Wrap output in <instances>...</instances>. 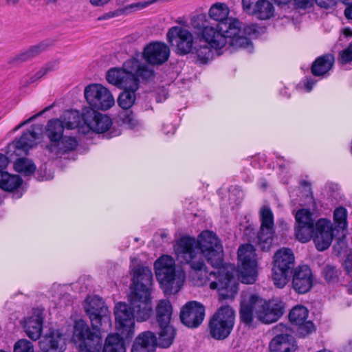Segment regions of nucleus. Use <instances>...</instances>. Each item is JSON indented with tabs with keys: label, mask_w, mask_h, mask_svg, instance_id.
Listing matches in <instances>:
<instances>
[{
	"label": "nucleus",
	"mask_w": 352,
	"mask_h": 352,
	"mask_svg": "<svg viewBox=\"0 0 352 352\" xmlns=\"http://www.w3.org/2000/svg\"><path fill=\"white\" fill-rule=\"evenodd\" d=\"M174 250L179 262L190 265L195 285H208L223 298H232L237 293L234 267L224 264L222 244L213 232L203 231L197 239L183 236L174 245Z\"/></svg>",
	"instance_id": "1"
},
{
	"label": "nucleus",
	"mask_w": 352,
	"mask_h": 352,
	"mask_svg": "<svg viewBox=\"0 0 352 352\" xmlns=\"http://www.w3.org/2000/svg\"><path fill=\"white\" fill-rule=\"evenodd\" d=\"M83 308L92 329L85 320L76 321L73 340L78 344L80 352H100L103 342L102 331H107L111 327V312L98 296H88L84 301Z\"/></svg>",
	"instance_id": "2"
},
{
	"label": "nucleus",
	"mask_w": 352,
	"mask_h": 352,
	"mask_svg": "<svg viewBox=\"0 0 352 352\" xmlns=\"http://www.w3.org/2000/svg\"><path fill=\"white\" fill-rule=\"evenodd\" d=\"M295 219V234L298 241L305 243L313 238L319 251L325 250L330 246L333 237L331 221L320 219L315 223L310 210L305 208L298 210Z\"/></svg>",
	"instance_id": "3"
},
{
	"label": "nucleus",
	"mask_w": 352,
	"mask_h": 352,
	"mask_svg": "<svg viewBox=\"0 0 352 352\" xmlns=\"http://www.w3.org/2000/svg\"><path fill=\"white\" fill-rule=\"evenodd\" d=\"M282 307L274 302H268L257 295L243 294L239 311L241 320L246 325H252L254 318L263 323H272L283 314Z\"/></svg>",
	"instance_id": "4"
},
{
	"label": "nucleus",
	"mask_w": 352,
	"mask_h": 352,
	"mask_svg": "<svg viewBox=\"0 0 352 352\" xmlns=\"http://www.w3.org/2000/svg\"><path fill=\"white\" fill-rule=\"evenodd\" d=\"M152 280L153 273L149 267L140 265L133 270V287L129 300L140 320H148L152 312Z\"/></svg>",
	"instance_id": "5"
},
{
	"label": "nucleus",
	"mask_w": 352,
	"mask_h": 352,
	"mask_svg": "<svg viewBox=\"0 0 352 352\" xmlns=\"http://www.w3.org/2000/svg\"><path fill=\"white\" fill-rule=\"evenodd\" d=\"M155 276L166 295L177 293L183 286L186 275L176 270L174 259L168 255L160 256L154 264Z\"/></svg>",
	"instance_id": "6"
},
{
	"label": "nucleus",
	"mask_w": 352,
	"mask_h": 352,
	"mask_svg": "<svg viewBox=\"0 0 352 352\" xmlns=\"http://www.w3.org/2000/svg\"><path fill=\"white\" fill-rule=\"evenodd\" d=\"M107 80L109 83L124 89L118 99L120 107L124 109L131 108L136 99L135 91L139 88L137 79L124 70L113 68L107 72Z\"/></svg>",
	"instance_id": "7"
},
{
	"label": "nucleus",
	"mask_w": 352,
	"mask_h": 352,
	"mask_svg": "<svg viewBox=\"0 0 352 352\" xmlns=\"http://www.w3.org/2000/svg\"><path fill=\"white\" fill-rule=\"evenodd\" d=\"M235 312L228 306L219 307L210 317L208 322V333L217 340L226 339L231 333L234 326Z\"/></svg>",
	"instance_id": "8"
},
{
	"label": "nucleus",
	"mask_w": 352,
	"mask_h": 352,
	"mask_svg": "<svg viewBox=\"0 0 352 352\" xmlns=\"http://www.w3.org/2000/svg\"><path fill=\"white\" fill-rule=\"evenodd\" d=\"M238 20H230L229 23H219L217 27L205 25L201 31V38L212 48L221 49L228 44L229 37L238 32Z\"/></svg>",
	"instance_id": "9"
},
{
	"label": "nucleus",
	"mask_w": 352,
	"mask_h": 352,
	"mask_svg": "<svg viewBox=\"0 0 352 352\" xmlns=\"http://www.w3.org/2000/svg\"><path fill=\"white\" fill-rule=\"evenodd\" d=\"M114 314L118 333L125 339H130L134 335L135 318L139 322L146 320L138 318L130 302L129 305L125 302L118 303L115 307Z\"/></svg>",
	"instance_id": "10"
},
{
	"label": "nucleus",
	"mask_w": 352,
	"mask_h": 352,
	"mask_svg": "<svg viewBox=\"0 0 352 352\" xmlns=\"http://www.w3.org/2000/svg\"><path fill=\"white\" fill-rule=\"evenodd\" d=\"M238 258L241 264L239 278L245 284H252L257 276V262L255 250L252 245L245 244L238 250Z\"/></svg>",
	"instance_id": "11"
},
{
	"label": "nucleus",
	"mask_w": 352,
	"mask_h": 352,
	"mask_svg": "<svg viewBox=\"0 0 352 352\" xmlns=\"http://www.w3.org/2000/svg\"><path fill=\"white\" fill-rule=\"evenodd\" d=\"M84 94L92 109L107 110L115 104V100L111 93L100 84L87 86Z\"/></svg>",
	"instance_id": "12"
},
{
	"label": "nucleus",
	"mask_w": 352,
	"mask_h": 352,
	"mask_svg": "<svg viewBox=\"0 0 352 352\" xmlns=\"http://www.w3.org/2000/svg\"><path fill=\"white\" fill-rule=\"evenodd\" d=\"M261 228L257 235V244L263 251H268L272 246L274 234V223L272 211L264 206L260 210Z\"/></svg>",
	"instance_id": "13"
},
{
	"label": "nucleus",
	"mask_w": 352,
	"mask_h": 352,
	"mask_svg": "<svg viewBox=\"0 0 352 352\" xmlns=\"http://www.w3.org/2000/svg\"><path fill=\"white\" fill-rule=\"evenodd\" d=\"M274 333L277 335L271 340L270 349L272 352H294L297 345L290 330L281 323L276 325Z\"/></svg>",
	"instance_id": "14"
},
{
	"label": "nucleus",
	"mask_w": 352,
	"mask_h": 352,
	"mask_svg": "<svg viewBox=\"0 0 352 352\" xmlns=\"http://www.w3.org/2000/svg\"><path fill=\"white\" fill-rule=\"evenodd\" d=\"M167 39L173 45H176L178 52L181 54L192 52L193 50L195 43L192 34L181 27L171 28L167 33Z\"/></svg>",
	"instance_id": "15"
},
{
	"label": "nucleus",
	"mask_w": 352,
	"mask_h": 352,
	"mask_svg": "<svg viewBox=\"0 0 352 352\" xmlns=\"http://www.w3.org/2000/svg\"><path fill=\"white\" fill-rule=\"evenodd\" d=\"M205 316V308L197 301L187 302L182 309L180 318L182 322L190 328H196L203 322Z\"/></svg>",
	"instance_id": "16"
},
{
	"label": "nucleus",
	"mask_w": 352,
	"mask_h": 352,
	"mask_svg": "<svg viewBox=\"0 0 352 352\" xmlns=\"http://www.w3.org/2000/svg\"><path fill=\"white\" fill-rule=\"evenodd\" d=\"M83 121L89 129L98 133L107 131L112 125V120L109 116L91 108L84 109Z\"/></svg>",
	"instance_id": "17"
},
{
	"label": "nucleus",
	"mask_w": 352,
	"mask_h": 352,
	"mask_svg": "<svg viewBox=\"0 0 352 352\" xmlns=\"http://www.w3.org/2000/svg\"><path fill=\"white\" fill-rule=\"evenodd\" d=\"M143 56L146 62L153 65H160L168 59L169 47L161 42L148 45L144 50Z\"/></svg>",
	"instance_id": "18"
},
{
	"label": "nucleus",
	"mask_w": 352,
	"mask_h": 352,
	"mask_svg": "<svg viewBox=\"0 0 352 352\" xmlns=\"http://www.w3.org/2000/svg\"><path fill=\"white\" fill-rule=\"evenodd\" d=\"M308 310L302 305L294 307L289 312V318L292 323L298 326V331L302 336H306L315 331V326L311 321H306Z\"/></svg>",
	"instance_id": "19"
},
{
	"label": "nucleus",
	"mask_w": 352,
	"mask_h": 352,
	"mask_svg": "<svg viewBox=\"0 0 352 352\" xmlns=\"http://www.w3.org/2000/svg\"><path fill=\"white\" fill-rule=\"evenodd\" d=\"M313 285V276L307 265L296 267L293 272L292 287L299 294H305L310 290Z\"/></svg>",
	"instance_id": "20"
},
{
	"label": "nucleus",
	"mask_w": 352,
	"mask_h": 352,
	"mask_svg": "<svg viewBox=\"0 0 352 352\" xmlns=\"http://www.w3.org/2000/svg\"><path fill=\"white\" fill-rule=\"evenodd\" d=\"M42 352H63L65 342L62 334L58 330H50L38 342Z\"/></svg>",
	"instance_id": "21"
},
{
	"label": "nucleus",
	"mask_w": 352,
	"mask_h": 352,
	"mask_svg": "<svg viewBox=\"0 0 352 352\" xmlns=\"http://www.w3.org/2000/svg\"><path fill=\"white\" fill-rule=\"evenodd\" d=\"M43 127L40 124L33 125L31 130L24 132L21 138L16 140L14 145L16 152L22 151L27 154L28 151L34 147L40 139Z\"/></svg>",
	"instance_id": "22"
},
{
	"label": "nucleus",
	"mask_w": 352,
	"mask_h": 352,
	"mask_svg": "<svg viewBox=\"0 0 352 352\" xmlns=\"http://www.w3.org/2000/svg\"><path fill=\"white\" fill-rule=\"evenodd\" d=\"M118 69H120V68ZM126 73L130 74L138 82L140 77L145 80H151L154 78V71L148 65L140 63L136 59H131L126 61L124 64V68L121 69Z\"/></svg>",
	"instance_id": "23"
},
{
	"label": "nucleus",
	"mask_w": 352,
	"mask_h": 352,
	"mask_svg": "<svg viewBox=\"0 0 352 352\" xmlns=\"http://www.w3.org/2000/svg\"><path fill=\"white\" fill-rule=\"evenodd\" d=\"M43 320V314L38 309L34 310L32 315L25 319L23 328L27 336L32 340H37L41 337Z\"/></svg>",
	"instance_id": "24"
},
{
	"label": "nucleus",
	"mask_w": 352,
	"mask_h": 352,
	"mask_svg": "<svg viewBox=\"0 0 352 352\" xmlns=\"http://www.w3.org/2000/svg\"><path fill=\"white\" fill-rule=\"evenodd\" d=\"M156 344L155 334L150 331H144L135 338L131 352H155Z\"/></svg>",
	"instance_id": "25"
},
{
	"label": "nucleus",
	"mask_w": 352,
	"mask_h": 352,
	"mask_svg": "<svg viewBox=\"0 0 352 352\" xmlns=\"http://www.w3.org/2000/svg\"><path fill=\"white\" fill-rule=\"evenodd\" d=\"M294 266V256L289 248H282L278 250L273 261V268L275 270L291 271Z\"/></svg>",
	"instance_id": "26"
},
{
	"label": "nucleus",
	"mask_w": 352,
	"mask_h": 352,
	"mask_svg": "<svg viewBox=\"0 0 352 352\" xmlns=\"http://www.w3.org/2000/svg\"><path fill=\"white\" fill-rule=\"evenodd\" d=\"M155 314L158 325L170 324L173 315V306L170 302L166 299L158 300L155 308Z\"/></svg>",
	"instance_id": "27"
},
{
	"label": "nucleus",
	"mask_w": 352,
	"mask_h": 352,
	"mask_svg": "<svg viewBox=\"0 0 352 352\" xmlns=\"http://www.w3.org/2000/svg\"><path fill=\"white\" fill-rule=\"evenodd\" d=\"M334 60V56L331 54H326L316 58L311 66L313 75L322 76L327 74L332 68Z\"/></svg>",
	"instance_id": "28"
},
{
	"label": "nucleus",
	"mask_w": 352,
	"mask_h": 352,
	"mask_svg": "<svg viewBox=\"0 0 352 352\" xmlns=\"http://www.w3.org/2000/svg\"><path fill=\"white\" fill-rule=\"evenodd\" d=\"M156 346L166 349L170 347L175 338L176 331L170 324L159 325Z\"/></svg>",
	"instance_id": "29"
},
{
	"label": "nucleus",
	"mask_w": 352,
	"mask_h": 352,
	"mask_svg": "<svg viewBox=\"0 0 352 352\" xmlns=\"http://www.w3.org/2000/svg\"><path fill=\"white\" fill-rule=\"evenodd\" d=\"M64 129L65 126L61 122V119H52L48 121L45 128V133L50 141V146L61 139L63 136Z\"/></svg>",
	"instance_id": "30"
},
{
	"label": "nucleus",
	"mask_w": 352,
	"mask_h": 352,
	"mask_svg": "<svg viewBox=\"0 0 352 352\" xmlns=\"http://www.w3.org/2000/svg\"><path fill=\"white\" fill-rule=\"evenodd\" d=\"M77 146L78 142L75 138L65 135L50 146V150L56 154H62L75 150Z\"/></svg>",
	"instance_id": "31"
},
{
	"label": "nucleus",
	"mask_w": 352,
	"mask_h": 352,
	"mask_svg": "<svg viewBox=\"0 0 352 352\" xmlns=\"http://www.w3.org/2000/svg\"><path fill=\"white\" fill-rule=\"evenodd\" d=\"M229 13V8L224 3H216L209 10L210 17L220 23H229L230 20L234 19H228Z\"/></svg>",
	"instance_id": "32"
},
{
	"label": "nucleus",
	"mask_w": 352,
	"mask_h": 352,
	"mask_svg": "<svg viewBox=\"0 0 352 352\" xmlns=\"http://www.w3.org/2000/svg\"><path fill=\"white\" fill-rule=\"evenodd\" d=\"M210 45L201 37L198 38L194 43L192 52L197 55L198 60L201 63H206L212 58V53Z\"/></svg>",
	"instance_id": "33"
},
{
	"label": "nucleus",
	"mask_w": 352,
	"mask_h": 352,
	"mask_svg": "<svg viewBox=\"0 0 352 352\" xmlns=\"http://www.w3.org/2000/svg\"><path fill=\"white\" fill-rule=\"evenodd\" d=\"M124 339L118 334L109 335L104 342L102 352H126Z\"/></svg>",
	"instance_id": "34"
},
{
	"label": "nucleus",
	"mask_w": 352,
	"mask_h": 352,
	"mask_svg": "<svg viewBox=\"0 0 352 352\" xmlns=\"http://www.w3.org/2000/svg\"><path fill=\"white\" fill-rule=\"evenodd\" d=\"M237 25L239 32L233 36L229 37L228 45L234 48H245L251 52L252 49V43L246 36L242 34L241 23L239 20Z\"/></svg>",
	"instance_id": "35"
},
{
	"label": "nucleus",
	"mask_w": 352,
	"mask_h": 352,
	"mask_svg": "<svg viewBox=\"0 0 352 352\" xmlns=\"http://www.w3.org/2000/svg\"><path fill=\"white\" fill-rule=\"evenodd\" d=\"M251 14L255 16L258 19L267 20L274 16V8L269 1L260 0Z\"/></svg>",
	"instance_id": "36"
},
{
	"label": "nucleus",
	"mask_w": 352,
	"mask_h": 352,
	"mask_svg": "<svg viewBox=\"0 0 352 352\" xmlns=\"http://www.w3.org/2000/svg\"><path fill=\"white\" fill-rule=\"evenodd\" d=\"M21 182L22 179L19 175L0 172V188L5 190L12 191L17 188Z\"/></svg>",
	"instance_id": "37"
},
{
	"label": "nucleus",
	"mask_w": 352,
	"mask_h": 352,
	"mask_svg": "<svg viewBox=\"0 0 352 352\" xmlns=\"http://www.w3.org/2000/svg\"><path fill=\"white\" fill-rule=\"evenodd\" d=\"M82 120H83V114L80 116L77 111L67 112L61 119L65 128L67 129H74L78 127Z\"/></svg>",
	"instance_id": "38"
},
{
	"label": "nucleus",
	"mask_w": 352,
	"mask_h": 352,
	"mask_svg": "<svg viewBox=\"0 0 352 352\" xmlns=\"http://www.w3.org/2000/svg\"><path fill=\"white\" fill-rule=\"evenodd\" d=\"M57 67L56 63H50L43 67L39 71H38L34 76L30 78H23L21 82V86L26 87L30 84L34 82L39 78H42L43 76L47 74L48 72L54 70Z\"/></svg>",
	"instance_id": "39"
},
{
	"label": "nucleus",
	"mask_w": 352,
	"mask_h": 352,
	"mask_svg": "<svg viewBox=\"0 0 352 352\" xmlns=\"http://www.w3.org/2000/svg\"><path fill=\"white\" fill-rule=\"evenodd\" d=\"M14 169L16 172L30 175L36 170L35 164L29 159L21 157L18 159L14 163Z\"/></svg>",
	"instance_id": "40"
},
{
	"label": "nucleus",
	"mask_w": 352,
	"mask_h": 352,
	"mask_svg": "<svg viewBox=\"0 0 352 352\" xmlns=\"http://www.w3.org/2000/svg\"><path fill=\"white\" fill-rule=\"evenodd\" d=\"M272 280L274 285L278 288L284 287L288 282V276L291 271L275 270V268H272Z\"/></svg>",
	"instance_id": "41"
},
{
	"label": "nucleus",
	"mask_w": 352,
	"mask_h": 352,
	"mask_svg": "<svg viewBox=\"0 0 352 352\" xmlns=\"http://www.w3.org/2000/svg\"><path fill=\"white\" fill-rule=\"evenodd\" d=\"M341 272L335 266L327 265L322 271V276L328 283H336L340 275Z\"/></svg>",
	"instance_id": "42"
},
{
	"label": "nucleus",
	"mask_w": 352,
	"mask_h": 352,
	"mask_svg": "<svg viewBox=\"0 0 352 352\" xmlns=\"http://www.w3.org/2000/svg\"><path fill=\"white\" fill-rule=\"evenodd\" d=\"M347 211L343 207L338 208L333 213V219L337 227L340 229H344L346 227Z\"/></svg>",
	"instance_id": "43"
},
{
	"label": "nucleus",
	"mask_w": 352,
	"mask_h": 352,
	"mask_svg": "<svg viewBox=\"0 0 352 352\" xmlns=\"http://www.w3.org/2000/svg\"><path fill=\"white\" fill-rule=\"evenodd\" d=\"M14 352H34V346L32 342L21 339L14 344Z\"/></svg>",
	"instance_id": "44"
},
{
	"label": "nucleus",
	"mask_w": 352,
	"mask_h": 352,
	"mask_svg": "<svg viewBox=\"0 0 352 352\" xmlns=\"http://www.w3.org/2000/svg\"><path fill=\"white\" fill-rule=\"evenodd\" d=\"M122 122L129 128L133 129L138 125V122L132 112H125L122 116Z\"/></svg>",
	"instance_id": "45"
},
{
	"label": "nucleus",
	"mask_w": 352,
	"mask_h": 352,
	"mask_svg": "<svg viewBox=\"0 0 352 352\" xmlns=\"http://www.w3.org/2000/svg\"><path fill=\"white\" fill-rule=\"evenodd\" d=\"M340 60L342 64H346L352 60V43L340 53Z\"/></svg>",
	"instance_id": "46"
},
{
	"label": "nucleus",
	"mask_w": 352,
	"mask_h": 352,
	"mask_svg": "<svg viewBox=\"0 0 352 352\" xmlns=\"http://www.w3.org/2000/svg\"><path fill=\"white\" fill-rule=\"evenodd\" d=\"M259 1L260 0H242L243 9L251 14Z\"/></svg>",
	"instance_id": "47"
},
{
	"label": "nucleus",
	"mask_w": 352,
	"mask_h": 352,
	"mask_svg": "<svg viewBox=\"0 0 352 352\" xmlns=\"http://www.w3.org/2000/svg\"><path fill=\"white\" fill-rule=\"evenodd\" d=\"M241 30L243 34L249 36H256L258 33L257 26L253 24L244 26Z\"/></svg>",
	"instance_id": "48"
},
{
	"label": "nucleus",
	"mask_w": 352,
	"mask_h": 352,
	"mask_svg": "<svg viewBox=\"0 0 352 352\" xmlns=\"http://www.w3.org/2000/svg\"><path fill=\"white\" fill-rule=\"evenodd\" d=\"M316 5L322 8L328 9L333 7L338 0H314Z\"/></svg>",
	"instance_id": "49"
},
{
	"label": "nucleus",
	"mask_w": 352,
	"mask_h": 352,
	"mask_svg": "<svg viewBox=\"0 0 352 352\" xmlns=\"http://www.w3.org/2000/svg\"><path fill=\"white\" fill-rule=\"evenodd\" d=\"M38 53V48L37 47H32L28 51L21 54L19 56V59L25 61L29 58H31L35 56Z\"/></svg>",
	"instance_id": "50"
},
{
	"label": "nucleus",
	"mask_w": 352,
	"mask_h": 352,
	"mask_svg": "<svg viewBox=\"0 0 352 352\" xmlns=\"http://www.w3.org/2000/svg\"><path fill=\"white\" fill-rule=\"evenodd\" d=\"M314 0H294V3L299 8L306 9L313 6Z\"/></svg>",
	"instance_id": "51"
},
{
	"label": "nucleus",
	"mask_w": 352,
	"mask_h": 352,
	"mask_svg": "<svg viewBox=\"0 0 352 352\" xmlns=\"http://www.w3.org/2000/svg\"><path fill=\"white\" fill-rule=\"evenodd\" d=\"M47 110V109H44L43 111H40L39 113L32 116V117H30L29 119L26 120H24L22 122H21L18 126H16V128L14 129V131H17L19 130V129H21V127H23V126H25V124L30 123V122L33 121L34 119H36L37 117L40 116L41 115L43 114V113L44 111H45Z\"/></svg>",
	"instance_id": "52"
},
{
	"label": "nucleus",
	"mask_w": 352,
	"mask_h": 352,
	"mask_svg": "<svg viewBox=\"0 0 352 352\" xmlns=\"http://www.w3.org/2000/svg\"><path fill=\"white\" fill-rule=\"evenodd\" d=\"M345 269L349 274L352 273V254H349L344 261Z\"/></svg>",
	"instance_id": "53"
},
{
	"label": "nucleus",
	"mask_w": 352,
	"mask_h": 352,
	"mask_svg": "<svg viewBox=\"0 0 352 352\" xmlns=\"http://www.w3.org/2000/svg\"><path fill=\"white\" fill-rule=\"evenodd\" d=\"M9 164L8 158L3 154L0 153V172L7 167Z\"/></svg>",
	"instance_id": "54"
},
{
	"label": "nucleus",
	"mask_w": 352,
	"mask_h": 352,
	"mask_svg": "<svg viewBox=\"0 0 352 352\" xmlns=\"http://www.w3.org/2000/svg\"><path fill=\"white\" fill-rule=\"evenodd\" d=\"M316 82L311 78H307L306 83L305 85L307 91H311Z\"/></svg>",
	"instance_id": "55"
},
{
	"label": "nucleus",
	"mask_w": 352,
	"mask_h": 352,
	"mask_svg": "<svg viewBox=\"0 0 352 352\" xmlns=\"http://www.w3.org/2000/svg\"><path fill=\"white\" fill-rule=\"evenodd\" d=\"M109 0H90V3L95 6H101L107 3H108Z\"/></svg>",
	"instance_id": "56"
},
{
	"label": "nucleus",
	"mask_w": 352,
	"mask_h": 352,
	"mask_svg": "<svg viewBox=\"0 0 352 352\" xmlns=\"http://www.w3.org/2000/svg\"><path fill=\"white\" fill-rule=\"evenodd\" d=\"M344 14L347 19H352V5L348 6L344 10Z\"/></svg>",
	"instance_id": "57"
},
{
	"label": "nucleus",
	"mask_w": 352,
	"mask_h": 352,
	"mask_svg": "<svg viewBox=\"0 0 352 352\" xmlns=\"http://www.w3.org/2000/svg\"><path fill=\"white\" fill-rule=\"evenodd\" d=\"M148 5H149V3L145 2V3H139L133 4L131 6V8H142L146 7Z\"/></svg>",
	"instance_id": "58"
},
{
	"label": "nucleus",
	"mask_w": 352,
	"mask_h": 352,
	"mask_svg": "<svg viewBox=\"0 0 352 352\" xmlns=\"http://www.w3.org/2000/svg\"><path fill=\"white\" fill-rule=\"evenodd\" d=\"M278 5H285L290 2L291 0H272Z\"/></svg>",
	"instance_id": "59"
},
{
	"label": "nucleus",
	"mask_w": 352,
	"mask_h": 352,
	"mask_svg": "<svg viewBox=\"0 0 352 352\" xmlns=\"http://www.w3.org/2000/svg\"><path fill=\"white\" fill-rule=\"evenodd\" d=\"M341 1L343 3L347 5L348 6L352 5V0H341Z\"/></svg>",
	"instance_id": "60"
},
{
	"label": "nucleus",
	"mask_w": 352,
	"mask_h": 352,
	"mask_svg": "<svg viewBox=\"0 0 352 352\" xmlns=\"http://www.w3.org/2000/svg\"><path fill=\"white\" fill-rule=\"evenodd\" d=\"M344 32L347 36H351L352 35L351 31L350 30H349V29H345Z\"/></svg>",
	"instance_id": "61"
},
{
	"label": "nucleus",
	"mask_w": 352,
	"mask_h": 352,
	"mask_svg": "<svg viewBox=\"0 0 352 352\" xmlns=\"http://www.w3.org/2000/svg\"><path fill=\"white\" fill-rule=\"evenodd\" d=\"M352 287V282L350 283V287H349V291L351 293H352V289L351 288Z\"/></svg>",
	"instance_id": "62"
},
{
	"label": "nucleus",
	"mask_w": 352,
	"mask_h": 352,
	"mask_svg": "<svg viewBox=\"0 0 352 352\" xmlns=\"http://www.w3.org/2000/svg\"><path fill=\"white\" fill-rule=\"evenodd\" d=\"M164 132H165L166 134H168L169 131H165V129H164Z\"/></svg>",
	"instance_id": "63"
},
{
	"label": "nucleus",
	"mask_w": 352,
	"mask_h": 352,
	"mask_svg": "<svg viewBox=\"0 0 352 352\" xmlns=\"http://www.w3.org/2000/svg\"><path fill=\"white\" fill-rule=\"evenodd\" d=\"M171 129H173L172 133H174V129H173V127H171Z\"/></svg>",
	"instance_id": "64"
}]
</instances>
